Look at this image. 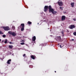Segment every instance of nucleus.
Instances as JSON below:
<instances>
[{"label": "nucleus", "instance_id": "nucleus-1", "mask_svg": "<svg viewBox=\"0 0 76 76\" xmlns=\"http://www.w3.org/2000/svg\"><path fill=\"white\" fill-rule=\"evenodd\" d=\"M48 8L49 10V13L51 12L53 14V15H55V14H56V13H57V11H54V9H52V8H51V5H50L49 7H48Z\"/></svg>", "mask_w": 76, "mask_h": 76}, {"label": "nucleus", "instance_id": "nucleus-2", "mask_svg": "<svg viewBox=\"0 0 76 76\" xmlns=\"http://www.w3.org/2000/svg\"><path fill=\"white\" fill-rule=\"evenodd\" d=\"M56 39L57 41H60V42L63 41L60 36L57 37L56 38Z\"/></svg>", "mask_w": 76, "mask_h": 76}, {"label": "nucleus", "instance_id": "nucleus-3", "mask_svg": "<svg viewBox=\"0 0 76 76\" xmlns=\"http://www.w3.org/2000/svg\"><path fill=\"white\" fill-rule=\"evenodd\" d=\"M8 33L10 34V35H12L13 37H15V36L16 35L15 33L14 32H12L11 31H8Z\"/></svg>", "mask_w": 76, "mask_h": 76}, {"label": "nucleus", "instance_id": "nucleus-4", "mask_svg": "<svg viewBox=\"0 0 76 76\" xmlns=\"http://www.w3.org/2000/svg\"><path fill=\"white\" fill-rule=\"evenodd\" d=\"M20 27L21 28V31H23L24 30V27H25V24L24 23L21 24Z\"/></svg>", "mask_w": 76, "mask_h": 76}, {"label": "nucleus", "instance_id": "nucleus-5", "mask_svg": "<svg viewBox=\"0 0 76 76\" xmlns=\"http://www.w3.org/2000/svg\"><path fill=\"white\" fill-rule=\"evenodd\" d=\"M3 28L4 31H9V30L10 29V28H9V26H8L6 27H3Z\"/></svg>", "mask_w": 76, "mask_h": 76}, {"label": "nucleus", "instance_id": "nucleus-6", "mask_svg": "<svg viewBox=\"0 0 76 76\" xmlns=\"http://www.w3.org/2000/svg\"><path fill=\"white\" fill-rule=\"evenodd\" d=\"M48 6H45L44 7V10L45 12H47V10H48Z\"/></svg>", "mask_w": 76, "mask_h": 76}, {"label": "nucleus", "instance_id": "nucleus-7", "mask_svg": "<svg viewBox=\"0 0 76 76\" xmlns=\"http://www.w3.org/2000/svg\"><path fill=\"white\" fill-rule=\"evenodd\" d=\"M58 4L59 6H63V2L62 1H58Z\"/></svg>", "mask_w": 76, "mask_h": 76}, {"label": "nucleus", "instance_id": "nucleus-8", "mask_svg": "<svg viewBox=\"0 0 76 76\" xmlns=\"http://www.w3.org/2000/svg\"><path fill=\"white\" fill-rule=\"evenodd\" d=\"M69 27L70 29H73V28H75V25H71Z\"/></svg>", "mask_w": 76, "mask_h": 76}, {"label": "nucleus", "instance_id": "nucleus-9", "mask_svg": "<svg viewBox=\"0 0 76 76\" xmlns=\"http://www.w3.org/2000/svg\"><path fill=\"white\" fill-rule=\"evenodd\" d=\"M66 17L65 16H62L61 20H62V21H63V20H65L66 19Z\"/></svg>", "mask_w": 76, "mask_h": 76}, {"label": "nucleus", "instance_id": "nucleus-10", "mask_svg": "<svg viewBox=\"0 0 76 76\" xmlns=\"http://www.w3.org/2000/svg\"><path fill=\"white\" fill-rule=\"evenodd\" d=\"M36 40V37L34 36L32 38V40L34 42H35V41Z\"/></svg>", "mask_w": 76, "mask_h": 76}, {"label": "nucleus", "instance_id": "nucleus-11", "mask_svg": "<svg viewBox=\"0 0 76 76\" xmlns=\"http://www.w3.org/2000/svg\"><path fill=\"white\" fill-rule=\"evenodd\" d=\"M71 5L72 7H73L75 6V2H72L71 3Z\"/></svg>", "mask_w": 76, "mask_h": 76}, {"label": "nucleus", "instance_id": "nucleus-12", "mask_svg": "<svg viewBox=\"0 0 76 76\" xmlns=\"http://www.w3.org/2000/svg\"><path fill=\"white\" fill-rule=\"evenodd\" d=\"M12 61V60H11V59H9L7 61V64H10V61Z\"/></svg>", "mask_w": 76, "mask_h": 76}, {"label": "nucleus", "instance_id": "nucleus-13", "mask_svg": "<svg viewBox=\"0 0 76 76\" xmlns=\"http://www.w3.org/2000/svg\"><path fill=\"white\" fill-rule=\"evenodd\" d=\"M9 48H10V49H12V48H13V46H12V45H9Z\"/></svg>", "mask_w": 76, "mask_h": 76}, {"label": "nucleus", "instance_id": "nucleus-14", "mask_svg": "<svg viewBox=\"0 0 76 76\" xmlns=\"http://www.w3.org/2000/svg\"><path fill=\"white\" fill-rule=\"evenodd\" d=\"M31 58H32V59H33V60H34V59H35V57L33 55H32L31 56Z\"/></svg>", "mask_w": 76, "mask_h": 76}, {"label": "nucleus", "instance_id": "nucleus-15", "mask_svg": "<svg viewBox=\"0 0 76 76\" xmlns=\"http://www.w3.org/2000/svg\"><path fill=\"white\" fill-rule=\"evenodd\" d=\"M27 23L28 25H31V24H32V22L29 21H28Z\"/></svg>", "mask_w": 76, "mask_h": 76}, {"label": "nucleus", "instance_id": "nucleus-16", "mask_svg": "<svg viewBox=\"0 0 76 76\" xmlns=\"http://www.w3.org/2000/svg\"><path fill=\"white\" fill-rule=\"evenodd\" d=\"M61 34H62V37H64V32L63 31H62L61 32Z\"/></svg>", "mask_w": 76, "mask_h": 76}, {"label": "nucleus", "instance_id": "nucleus-17", "mask_svg": "<svg viewBox=\"0 0 76 76\" xmlns=\"http://www.w3.org/2000/svg\"><path fill=\"white\" fill-rule=\"evenodd\" d=\"M12 29L13 30H15V26H13L12 27Z\"/></svg>", "mask_w": 76, "mask_h": 76}, {"label": "nucleus", "instance_id": "nucleus-18", "mask_svg": "<svg viewBox=\"0 0 76 76\" xmlns=\"http://www.w3.org/2000/svg\"><path fill=\"white\" fill-rule=\"evenodd\" d=\"M4 43L5 44H7V39H6L4 41Z\"/></svg>", "mask_w": 76, "mask_h": 76}, {"label": "nucleus", "instance_id": "nucleus-19", "mask_svg": "<svg viewBox=\"0 0 76 76\" xmlns=\"http://www.w3.org/2000/svg\"><path fill=\"white\" fill-rule=\"evenodd\" d=\"M73 35L76 36V32H75L73 33Z\"/></svg>", "mask_w": 76, "mask_h": 76}, {"label": "nucleus", "instance_id": "nucleus-20", "mask_svg": "<svg viewBox=\"0 0 76 76\" xmlns=\"http://www.w3.org/2000/svg\"><path fill=\"white\" fill-rule=\"evenodd\" d=\"M59 8H60V9H61V10H63V7H60Z\"/></svg>", "mask_w": 76, "mask_h": 76}, {"label": "nucleus", "instance_id": "nucleus-21", "mask_svg": "<svg viewBox=\"0 0 76 76\" xmlns=\"http://www.w3.org/2000/svg\"><path fill=\"white\" fill-rule=\"evenodd\" d=\"M0 34H3V33L1 31H0Z\"/></svg>", "mask_w": 76, "mask_h": 76}, {"label": "nucleus", "instance_id": "nucleus-22", "mask_svg": "<svg viewBox=\"0 0 76 76\" xmlns=\"http://www.w3.org/2000/svg\"><path fill=\"white\" fill-rule=\"evenodd\" d=\"M6 35H4V34L3 35V36H2L3 38H5V37H6Z\"/></svg>", "mask_w": 76, "mask_h": 76}, {"label": "nucleus", "instance_id": "nucleus-23", "mask_svg": "<svg viewBox=\"0 0 76 76\" xmlns=\"http://www.w3.org/2000/svg\"><path fill=\"white\" fill-rule=\"evenodd\" d=\"M21 45H24L25 44V43L22 42L20 43Z\"/></svg>", "mask_w": 76, "mask_h": 76}, {"label": "nucleus", "instance_id": "nucleus-24", "mask_svg": "<svg viewBox=\"0 0 76 76\" xmlns=\"http://www.w3.org/2000/svg\"><path fill=\"white\" fill-rule=\"evenodd\" d=\"M73 20H74V21H76V18H74L73 19Z\"/></svg>", "mask_w": 76, "mask_h": 76}, {"label": "nucleus", "instance_id": "nucleus-25", "mask_svg": "<svg viewBox=\"0 0 76 76\" xmlns=\"http://www.w3.org/2000/svg\"><path fill=\"white\" fill-rule=\"evenodd\" d=\"M9 43L10 44H13V43H12V42H9Z\"/></svg>", "mask_w": 76, "mask_h": 76}, {"label": "nucleus", "instance_id": "nucleus-26", "mask_svg": "<svg viewBox=\"0 0 76 76\" xmlns=\"http://www.w3.org/2000/svg\"><path fill=\"white\" fill-rule=\"evenodd\" d=\"M21 42H24V40H23L21 41Z\"/></svg>", "mask_w": 76, "mask_h": 76}, {"label": "nucleus", "instance_id": "nucleus-27", "mask_svg": "<svg viewBox=\"0 0 76 76\" xmlns=\"http://www.w3.org/2000/svg\"><path fill=\"white\" fill-rule=\"evenodd\" d=\"M26 56V54H24L23 55V57H24V56Z\"/></svg>", "mask_w": 76, "mask_h": 76}, {"label": "nucleus", "instance_id": "nucleus-28", "mask_svg": "<svg viewBox=\"0 0 76 76\" xmlns=\"http://www.w3.org/2000/svg\"><path fill=\"white\" fill-rule=\"evenodd\" d=\"M75 39H72V41H74Z\"/></svg>", "mask_w": 76, "mask_h": 76}, {"label": "nucleus", "instance_id": "nucleus-29", "mask_svg": "<svg viewBox=\"0 0 76 76\" xmlns=\"http://www.w3.org/2000/svg\"><path fill=\"white\" fill-rule=\"evenodd\" d=\"M60 48H62V47H61V45H60Z\"/></svg>", "mask_w": 76, "mask_h": 76}, {"label": "nucleus", "instance_id": "nucleus-30", "mask_svg": "<svg viewBox=\"0 0 76 76\" xmlns=\"http://www.w3.org/2000/svg\"><path fill=\"white\" fill-rule=\"evenodd\" d=\"M2 42H4V40H2Z\"/></svg>", "mask_w": 76, "mask_h": 76}, {"label": "nucleus", "instance_id": "nucleus-31", "mask_svg": "<svg viewBox=\"0 0 76 76\" xmlns=\"http://www.w3.org/2000/svg\"><path fill=\"white\" fill-rule=\"evenodd\" d=\"M1 41V39H0V42Z\"/></svg>", "mask_w": 76, "mask_h": 76}, {"label": "nucleus", "instance_id": "nucleus-32", "mask_svg": "<svg viewBox=\"0 0 76 76\" xmlns=\"http://www.w3.org/2000/svg\"><path fill=\"white\" fill-rule=\"evenodd\" d=\"M55 73H56V71H55Z\"/></svg>", "mask_w": 76, "mask_h": 76}, {"label": "nucleus", "instance_id": "nucleus-33", "mask_svg": "<svg viewBox=\"0 0 76 76\" xmlns=\"http://www.w3.org/2000/svg\"><path fill=\"white\" fill-rule=\"evenodd\" d=\"M61 0H59V1H61Z\"/></svg>", "mask_w": 76, "mask_h": 76}, {"label": "nucleus", "instance_id": "nucleus-34", "mask_svg": "<svg viewBox=\"0 0 76 76\" xmlns=\"http://www.w3.org/2000/svg\"><path fill=\"white\" fill-rule=\"evenodd\" d=\"M68 32H69V31H68Z\"/></svg>", "mask_w": 76, "mask_h": 76}, {"label": "nucleus", "instance_id": "nucleus-35", "mask_svg": "<svg viewBox=\"0 0 76 76\" xmlns=\"http://www.w3.org/2000/svg\"><path fill=\"white\" fill-rule=\"evenodd\" d=\"M38 24H39V23H38Z\"/></svg>", "mask_w": 76, "mask_h": 76}]
</instances>
